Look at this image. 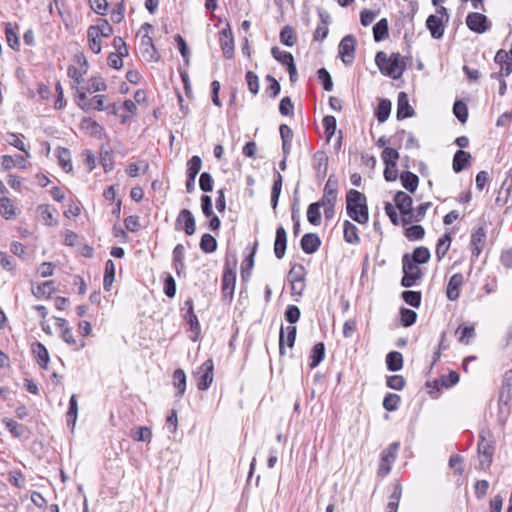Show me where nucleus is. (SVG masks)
<instances>
[{"label": "nucleus", "instance_id": "obj_1", "mask_svg": "<svg viewBox=\"0 0 512 512\" xmlns=\"http://www.w3.org/2000/svg\"><path fill=\"white\" fill-rule=\"evenodd\" d=\"M346 211L352 220L366 224L369 220L366 196L355 189H350L346 194Z\"/></svg>", "mask_w": 512, "mask_h": 512}, {"label": "nucleus", "instance_id": "obj_2", "mask_svg": "<svg viewBox=\"0 0 512 512\" xmlns=\"http://www.w3.org/2000/svg\"><path fill=\"white\" fill-rule=\"evenodd\" d=\"M375 62L380 72L392 79H399L406 69L400 53H392L388 56L385 52L379 51L375 56Z\"/></svg>", "mask_w": 512, "mask_h": 512}, {"label": "nucleus", "instance_id": "obj_3", "mask_svg": "<svg viewBox=\"0 0 512 512\" xmlns=\"http://www.w3.org/2000/svg\"><path fill=\"white\" fill-rule=\"evenodd\" d=\"M477 451L479 458V468L481 470L488 469L493 461V455L495 451L493 441L487 440L483 434H480Z\"/></svg>", "mask_w": 512, "mask_h": 512}, {"label": "nucleus", "instance_id": "obj_4", "mask_svg": "<svg viewBox=\"0 0 512 512\" xmlns=\"http://www.w3.org/2000/svg\"><path fill=\"white\" fill-rule=\"evenodd\" d=\"M403 263V277L401 285L409 288L415 285V282L422 277V272L419 267L411 261L410 255L405 254L402 258Z\"/></svg>", "mask_w": 512, "mask_h": 512}, {"label": "nucleus", "instance_id": "obj_5", "mask_svg": "<svg viewBox=\"0 0 512 512\" xmlns=\"http://www.w3.org/2000/svg\"><path fill=\"white\" fill-rule=\"evenodd\" d=\"M400 444L398 442L391 443L381 452L378 475L385 477L391 471V466L396 459Z\"/></svg>", "mask_w": 512, "mask_h": 512}, {"label": "nucleus", "instance_id": "obj_6", "mask_svg": "<svg viewBox=\"0 0 512 512\" xmlns=\"http://www.w3.org/2000/svg\"><path fill=\"white\" fill-rule=\"evenodd\" d=\"M355 49L356 38L352 34L346 35L342 38L338 46V53L345 65L349 66L353 63L355 58Z\"/></svg>", "mask_w": 512, "mask_h": 512}, {"label": "nucleus", "instance_id": "obj_7", "mask_svg": "<svg viewBox=\"0 0 512 512\" xmlns=\"http://www.w3.org/2000/svg\"><path fill=\"white\" fill-rule=\"evenodd\" d=\"M176 230H184L188 236H191L196 231L195 217L188 209H182L175 221Z\"/></svg>", "mask_w": 512, "mask_h": 512}, {"label": "nucleus", "instance_id": "obj_8", "mask_svg": "<svg viewBox=\"0 0 512 512\" xmlns=\"http://www.w3.org/2000/svg\"><path fill=\"white\" fill-rule=\"evenodd\" d=\"M213 369L214 364L212 359H207L202 365L199 367L197 371V375H199V380L197 383V388L201 391L207 390L213 382Z\"/></svg>", "mask_w": 512, "mask_h": 512}, {"label": "nucleus", "instance_id": "obj_9", "mask_svg": "<svg viewBox=\"0 0 512 512\" xmlns=\"http://www.w3.org/2000/svg\"><path fill=\"white\" fill-rule=\"evenodd\" d=\"M466 25L468 28L478 34L486 32L490 28L488 18L478 12H471L466 17Z\"/></svg>", "mask_w": 512, "mask_h": 512}, {"label": "nucleus", "instance_id": "obj_10", "mask_svg": "<svg viewBox=\"0 0 512 512\" xmlns=\"http://www.w3.org/2000/svg\"><path fill=\"white\" fill-rule=\"evenodd\" d=\"M219 35V42L223 56L226 59H232L234 56V37L229 24L220 31Z\"/></svg>", "mask_w": 512, "mask_h": 512}, {"label": "nucleus", "instance_id": "obj_11", "mask_svg": "<svg viewBox=\"0 0 512 512\" xmlns=\"http://www.w3.org/2000/svg\"><path fill=\"white\" fill-rule=\"evenodd\" d=\"M236 272L226 264L222 276V294L225 299L231 300L234 294Z\"/></svg>", "mask_w": 512, "mask_h": 512}, {"label": "nucleus", "instance_id": "obj_12", "mask_svg": "<svg viewBox=\"0 0 512 512\" xmlns=\"http://www.w3.org/2000/svg\"><path fill=\"white\" fill-rule=\"evenodd\" d=\"M512 399V370L505 372L502 380V385L499 391V405L508 406Z\"/></svg>", "mask_w": 512, "mask_h": 512}, {"label": "nucleus", "instance_id": "obj_13", "mask_svg": "<svg viewBox=\"0 0 512 512\" xmlns=\"http://www.w3.org/2000/svg\"><path fill=\"white\" fill-rule=\"evenodd\" d=\"M447 22L443 21L438 15H430L426 20V27L430 31L432 38L441 39L445 32Z\"/></svg>", "mask_w": 512, "mask_h": 512}, {"label": "nucleus", "instance_id": "obj_14", "mask_svg": "<svg viewBox=\"0 0 512 512\" xmlns=\"http://www.w3.org/2000/svg\"><path fill=\"white\" fill-rule=\"evenodd\" d=\"M463 283L464 276L462 273H455L451 276L446 288V296L450 301H456L459 298Z\"/></svg>", "mask_w": 512, "mask_h": 512}, {"label": "nucleus", "instance_id": "obj_15", "mask_svg": "<svg viewBox=\"0 0 512 512\" xmlns=\"http://www.w3.org/2000/svg\"><path fill=\"white\" fill-rule=\"evenodd\" d=\"M486 242V231L483 227L475 229L471 234L470 245L473 257H478Z\"/></svg>", "mask_w": 512, "mask_h": 512}, {"label": "nucleus", "instance_id": "obj_16", "mask_svg": "<svg viewBox=\"0 0 512 512\" xmlns=\"http://www.w3.org/2000/svg\"><path fill=\"white\" fill-rule=\"evenodd\" d=\"M313 168L317 179L325 178L328 170V156L324 151L319 150L313 154Z\"/></svg>", "mask_w": 512, "mask_h": 512}, {"label": "nucleus", "instance_id": "obj_17", "mask_svg": "<svg viewBox=\"0 0 512 512\" xmlns=\"http://www.w3.org/2000/svg\"><path fill=\"white\" fill-rule=\"evenodd\" d=\"M415 111L409 104L408 95L405 92H400L397 98V114L398 120H403L414 116Z\"/></svg>", "mask_w": 512, "mask_h": 512}, {"label": "nucleus", "instance_id": "obj_18", "mask_svg": "<svg viewBox=\"0 0 512 512\" xmlns=\"http://www.w3.org/2000/svg\"><path fill=\"white\" fill-rule=\"evenodd\" d=\"M287 247V233L283 226L276 229L274 253L277 259H282L285 255Z\"/></svg>", "mask_w": 512, "mask_h": 512}, {"label": "nucleus", "instance_id": "obj_19", "mask_svg": "<svg viewBox=\"0 0 512 512\" xmlns=\"http://www.w3.org/2000/svg\"><path fill=\"white\" fill-rule=\"evenodd\" d=\"M321 245V240L317 234L306 233L303 235L300 246L306 254L315 253Z\"/></svg>", "mask_w": 512, "mask_h": 512}, {"label": "nucleus", "instance_id": "obj_20", "mask_svg": "<svg viewBox=\"0 0 512 512\" xmlns=\"http://www.w3.org/2000/svg\"><path fill=\"white\" fill-rule=\"evenodd\" d=\"M1 165L5 171H9L13 168L26 169L27 161L22 155H3L1 157Z\"/></svg>", "mask_w": 512, "mask_h": 512}, {"label": "nucleus", "instance_id": "obj_21", "mask_svg": "<svg viewBox=\"0 0 512 512\" xmlns=\"http://www.w3.org/2000/svg\"><path fill=\"white\" fill-rule=\"evenodd\" d=\"M296 332H297V329L295 326H288L286 328V338H285V332H284V328L283 326L281 327L280 329V335H279V352L281 355H284L285 353V350H284V343L286 341V344L288 347L292 348L295 344V340H296Z\"/></svg>", "mask_w": 512, "mask_h": 512}, {"label": "nucleus", "instance_id": "obj_22", "mask_svg": "<svg viewBox=\"0 0 512 512\" xmlns=\"http://www.w3.org/2000/svg\"><path fill=\"white\" fill-rule=\"evenodd\" d=\"M394 202L402 215L411 214L413 200L403 191H398L394 196Z\"/></svg>", "mask_w": 512, "mask_h": 512}, {"label": "nucleus", "instance_id": "obj_23", "mask_svg": "<svg viewBox=\"0 0 512 512\" xmlns=\"http://www.w3.org/2000/svg\"><path fill=\"white\" fill-rule=\"evenodd\" d=\"M32 353L39 366L47 369L50 358L46 347L40 342H35L32 344Z\"/></svg>", "mask_w": 512, "mask_h": 512}, {"label": "nucleus", "instance_id": "obj_24", "mask_svg": "<svg viewBox=\"0 0 512 512\" xmlns=\"http://www.w3.org/2000/svg\"><path fill=\"white\" fill-rule=\"evenodd\" d=\"M185 306L187 307V313L184 318L189 325V328L192 332L199 333L200 332V323L198 321L197 315L194 312V303L191 298L185 301Z\"/></svg>", "mask_w": 512, "mask_h": 512}, {"label": "nucleus", "instance_id": "obj_25", "mask_svg": "<svg viewBox=\"0 0 512 512\" xmlns=\"http://www.w3.org/2000/svg\"><path fill=\"white\" fill-rule=\"evenodd\" d=\"M471 154L464 150H458L453 157V170L456 173L463 171L470 164Z\"/></svg>", "mask_w": 512, "mask_h": 512}, {"label": "nucleus", "instance_id": "obj_26", "mask_svg": "<svg viewBox=\"0 0 512 512\" xmlns=\"http://www.w3.org/2000/svg\"><path fill=\"white\" fill-rule=\"evenodd\" d=\"M336 200V196H333L331 193H327L323 194L322 198L317 202L320 204V207L324 208V215L326 219H332L334 217V206Z\"/></svg>", "mask_w": 512, "mask_h": 512}, {"label": "nucleus", "instance_id": "obj_27", "mask_svg": "<svg viewBox=\"0 0 512 512\" xmlns=\"http://www.w3.org/2000/svg\"><path fill=\"white\" fill-rule=\"evenodd\" d=\"M282 183H283L282 175L277 170H275L274 171V181H273V185L271 188V206H272L273 210H276V208H277L279 197L281 194Z\"/></svg>", "mask_w": 512, "mask_h": 512}, {"label": "nucleus", "instance_id": "obj_28", "mask_svg": "<svg viewBox=\"0 0 512 512\" xmlns=\"http://www.w3.org/2000/svg\"><path fill=\"white\" fill-rule=\"evenodd\" d=\"M80 125L81 128L88 132L91 136L101 138L103 135V127L90 117L83 118Z\"/></svg>", "mask_w": 512, "mask_h": 512}, {"label": "nucleus", "instance_id": "obj_29", "mask_svg": "<svg viewBox=\"0 0 512 512\" xmlns=\"http://www.w3.org/2000/svg\"><path fill=\"white\" fill-rule=\"evenodd\" d=\"M343 237L350 244H358L360 242L358 228L348 220H345L343 223Z\"/></svg>", "mask_w": 512, "mask_h": 512}, {"label": "nucleus", "instance_id": "obj_30", "mask_svg": "<svg viewBox=\"0 0 512 512\" xmlns=\"http://www.w3.org/2000/svg\"><path fill=\"white\" fill-rule=\"evenodd\" d=\"M400 180L402 186L407 191H409L410 193H414L416 191L419 184V177L416 174L410 171L402 172L400 175Z\"/></svg>", "mask_w": 512, "mask_h": 512}, {"label": "nucleus", "instance_id": "obj_31", "mask_svg": "<svg viewBox=\"0 0 512 512\" xmlns=\"http://www.w3.org/2000/svg\"><path fill=\"white\" fill-rule=\"evenodd\" d=\"M173 386L177 389L176 397L181 398L186 390V374L184 370L178 368L173 373Z\"/></svg>", "mask_w": 512, "mask_h": 512}, {"label": "nucleus", "instance_id": "obj_32", "mask_svg": "<svg viewBox=\"0 0 512 512\" xmlns=\"http://www.w3.org/2000/svg\"><path fill=\"white\" fill-rule=\"evenodd\" d=\"M387 369L392 372H396L403 367V356L398 351L389 352L386 356Z\"/></svg>", "mask_w": 512, "mask_h": 512}, {"label": "nucleus", "instance_id": "obj_33", "mask_svg": "<svg viewBox=\"0 0 512 512\" xmlns=\"http://www.w3.org/2000/svg\"><path fill=\"white\" fill-rule=\"evenodd\" d=\"M325 357V346L324 343H316L311 351L309 367L311 369L316 368Z\"/></svg>", "mask_w": 512, "mask_h": 512}, {"label": "nucleus", "instance_id": "obj_34", "mask_svg": "<svg viewBox=\"0 0 512 512\" xmlns=\"http://www.w3.org/2000/svg\"><path fill=\"white\" fill-rule=\"evenodd\" d=\"M402 495V486L399 482L394 485L393 491L389 497V502L386 506V512H397L399 502Z\"/></svg>", "mask_w": 512, "mask_h": 512}, {"label": "nucleus", "instance_id": "obj_35", "mask_svg": "<svg viewBox=\"0 0 512 512\" xmlns=\"http://www.w3.org/2000/svg\"><path fill=\"white\" fill-rule=\"evenodd\" d=\"M451 242H452V238H451V235L450 233H445L437 242L436 244V250H435V254H436V257L437 259L440 261L442 258L445 257V255L447 254L449 248H450V245H451Z\"/></svg>", "mask_w": 512, "mask_h": 512}, {"label": "nucleus", "instance_id": "obj_36", "mask_svg": "<svg viewBox=\"0 0 512 512\" xmlns=\"http://www.w3.org/2000/svg\"><path fill=\"white\" fill-rule=\"evenodd\" d=\"M2 422L5 425V428L15 438H20V437L24 436V434L26 433V430H27L26 427L13 419L5 418L2 420Z\"/></svg>", "mask_w": 512, "mask_h": 512}, {"label": "nucleus", "instance_id": "obj_37", "mask_svg": "<svg viewBox=\"0 0 512 512\" xmlns=\"http://www.w3.org/2000/svg\"><path fill=\"white\" fill-rule=\"evenodd\" d=\"M57 158L58 164L65 172L72 171V163H71V154L67 148L58 147L57 148Z\"/></svg>", "mask_w": 512, "mask_h": 512}, {"label": "nucleus", "instance_id": "obj_38", "mask_svg": "<svg viewBox=\"0 0 512 512\" xmlns=\"http://www.w3.org/2000/svg\"><path fill=\"white\" fill-rule=\"evenodd\" d=\"M54 209L51 208L50 205H39L37 208V212L42 220V222L47 226H53L57 224V221L54 219Z\"/></svg>", "mask_w": 512, "mask_h": 512}, {"label": "nucleus", "instance_id": "obj_39", "mask_svg": "<svg viewBox=\"0 0 512 512\" xmlns=\"http://www.w3.org/2000/svg\"><path fill=\"white\" fill-rule=\"evenodd\" d=\"M373 37L376 42L383 41L388 37V20L386 18L380 19L373 26Z\"/></svg>", "mask_w": 512, "mask_h": 512}, {"label": "nucleus", "instance_id": "obj_40", "mask_svg": "<svg viewBox=\"0 0 512 512\" xmlns=\"http://www.w3.org/2000/svg\"><path fill=\"white\" fill-rule=\"evenodd\" d=\"M391 107H392V104H391L390 100H388V99L380 100V102L377 106L376 112H375L376 118L380 123H383L388 119L390 112H391Z\"/></svg>", "mask_w": 512, "mask_h": 512}, {"label": "nucleus", "instance_id": "obj_41", "mask_svg": "<svg viewBox=\"0 0 512 512\" xmlns=\"http://www.w3.org/2000/svg\"><path fill=\"white\" fill-rule=\"evenodd\" d=\"M5 35L8 46L14 51L20 50V42L17 33L12 27L11 23L5 24Z\"/></svg>", "mask_w": 512, "mask_h": 512}, {"label": "nucleus", "instance_id": "obj_42", "mask_svg": "<svg viewBox=\"0 0 512 512\" xmlns=\"http://www.w3.org/2000/svg\"><path fill=\"white\" fill-rule=\"evenodd\" d=\"M114 277H115V264L111 259H109L105 263V272H104V279H103V287L106 291L110 290V287L114 281Z\"/></svg>", "mask_w": 512, "mask_h": 512}, {"label": "nucleus", "instance_id": "obj_43", "mask_svg": "<svg viewBox=\"0 0 512 512\" xmlns=\"http://www.w3.org/2000/svg\"><path fill=\"white\" fill-rule=\"evenodd\" d=\"M199 246L204 253H213L217 249V241L211 234L205 233L201 237Z\"/></svg>", "mask_w": 512, "mask_h": 512}, {"label": "nucleus", "instance_id": "obj_44", "mask_svg": "<svg viewBox=\"0 0 512 512\" xmlns=\"http://www.w3.org/2000/svg\"><path fill=\"white\" fill-rule=\"evenodd\" d=\"M5 140L7 141V143L9 145H11V146L17 148L18 150L24 152L27 157L31 156L30 152L26 149L25 144L20 139L19 134L14 133V132H7L6 136H5Z\"/></svg>", "mask_w": 512, "mask_h": 512}, {"label": "nucleus", "instance_id": "obj_45", "mask_svg": "<svg viewBox=\"0 0 512 512\" xmlns=\"http://www.w3.org/2000/svg\"><path fill=\"white\" fill-rule=\"evenodd\" d=\"M95 30L97 32L98 36L102 37H109L113 33V28L109 24V22L105 19H99L98 23L96 25H91L88 30Z\"/></svg>", "mask_w": 512, "mask_h": 512}, {"label": "nucleus", "instance_id": "obj_46", "mask_svg": "<svg viewBox=\"0 0 512 512\" xmlns=\"http://www.w3.org/2000/svg\"><path fill=\"white\" fill-rule=\"evenodd\" d=\"M280 41L282 44L288 47H292L296 43L297 37L294 33V29L291 26L286 25L282 28L280 32Z\"/></svg>", "mask_w": 512, "mask_h": 512}, {"label": "nucleus", "instance_id": "obj_47", "mask_svg": "<svg viewBox=\"0 0 512 512\" xmlns=\"http://www.w3.org/2000/svg\"><path fill=\"white\" fill-rule=\"evenodd\" d=\"M130 436L134 441L150 442L152 439V431L148 427L141 426L132 430Z\"/></svg>", "mask_w": 512, "mask_h": 512}, {"label": "nucleus", "instance_id": "obj_48", "mask_svg": "<svg viewBox=\"0 0 512 512\" xmlns=\"http://www.w3.org/2000/svg\"><path fill=\"white\" fill-rule=\"evenodd\" d=\"M430 251L424 246L417 247L412 254L411 261L414 264H425L430 259Z\"/></svg>", "mask_w": 512, "mask_h": 512}, {"label": "nucleus", "instance_id": "obj_49", "mask_svg": "<svg viewBox=\"0 0 512 512\" xmlns=\"http://www.w3.org/2000/svg\"><path fill=\"white\" fill-rule=\"evenodd\" d=\"M320 204L317 202L311 203L307 208V219L312 225H319L321 223Z\"/></svg>", "mask_w": 512, "mask_h": 512}, {"label": "nucleus", "instance_id": "obj_50", "mask_svg": "<svg viewBox=\"0 0 512 512\" xmlns=\"http://www.w3.org/2000/svg\"><path fill=\"white\" fill-rule=\"evenodd\" d=\"M421 292L406 290L402 292V299L410 306L418 308L421 304Z\"/></svg>", "mask_w": 512, "mask_h": 512}, {"label": "nucleus", "instance_id": "obj_51", "mask_svg": "<svg viewBox=\"0 0 512 512\" xmlns=\"http://www.w3.org/2000/svg\"><path fill=\"white\" fill-rule=\"evenodd\" d=\"M271 54L278 62L284 66H287L289 63L294 61V57L290 52L282 51L278 47H272Z\"/></svg>", "mask_w": 512, "mask_h": 512}, {"label": "nucleus", "instance_id": "obj_52", "mask_svg": "<svg viewBox=\"0 0 512 512\" xmlns=\"http://www.w3.org/2000/svg\"><path fill=\"white\" fill-rule=\"evenodd\" d=\"M417 319V313L408 308L400 309V321L404 327L412 326Z\"/></svg>", "mask_w": 512, "mask_h": 512}, {"label": "nucleus", "instance_id": "obj_53", "mask_svg": "<svg viewBox=\"0 0 512 512\" xmlns=\"http://www.w3.org/2000/svg\"><path fill=\"white\" fill-rule=\"evenodd\" d=\"M87 38L90 50L95 54H99L101 52L102 46L100 37L98 36L97 32H95L94 29L87 30Z\"/></svg>", "mask_w": 512, "mask_h": 512}, {"label": "nucleus", "instance_id": "obj_54", "mask_svg": "<svg viewBox=\"0 0 512 512\" xmlns=\"http://www.w3.org/2000/svg\"><path fill=\"white\" fill-rule=\"evenodd\" d=\"M202 167V160L199 156H192L187 162V176L197 177Z\"/></svg>", "mask_w": 512, "mask_h": 512}, {"label": "nucleus", "instance_id": "obj_55", "mask_svg": "<svg viewBox=\"0 0 512 512\" xmlns=\"http://www.w3.org/2000/svg\"><path fill=\"white\" fill-rule=\"evenodd\" d=\"M77 413H78V404L76 400V395H72L69 400V407L66 414L67 418V424L68 425H75L76 419H77Z\"/></svg>", "mask_w": 512, "mask_h": 512}, {"label": "nucleus", "instance_id": "obj_56", "mask_svg": "<svg viewBox=\"0 0 512 512\" xmlns=\"http://www.w3.org/2000/svg\"><path fill=\"white\" fill-rule=\"evenodd\" d=\"M401 401V398L399 395L394 393H388L383 400V407L389 411H395L399 407V403Z\"/></svg>", "mask_w": 512, "mask_h": 512}, {"label": "nucleus", "instance_id": "obj_57", "mask_svg": "<svg viewBox=\"0 0 512 512\" xmlns=\"http://www.w3.org/2000/svg\"><path fill=\"white\" fill-rule=\"evenodd\" d=\"M54 283L53 281H46L37 286L36 289L32 290L33 295L36 298H41L43 296H50L54 291Z\"/></svg>", "mask_w": 512, "mask_h": 512}, {"label": "nucleus", "instance_id": "obj_58", "mask_svg": "<svg viewBox=\"0 0 512 512\" xmlns=\"http://www.w3.org/2000/svg\"><path fill=\"white\" fill-rule=\"evenodd\" d=\"M453 113L461 123H465L467 121L468 109L464 102L460 100L456 101L453 105Z\"/></svg>", "mask_w": 512, "mask_h": 512}, {"label": "nucleus", "instance_id": "obj_59", "mask_svg": "<svg viewBox=\"0 0 512 512\" xmlns=\"http://www.w3.org/2000/svg\"><path fill=\"white\" fill-rule=\"evenodd\" d=\"M0 212L6 219H12L15 216L14 205L10 199L3 197L0 200Z\"/></svg>", "mask_w": 512, "mask_h": 512}, {"label": "nucleus", "instance_id": "obj_60", "mask_svg": "<svg viewBox=\"0 0 512 512\" xmlns=\"http://www.w3.org/2000/svg\"><path fill=\"white\" fill-rule=\"evenodd\" d=\"M425 235V230L421 225H412L405 230V236L410 240H421Z\"/></svg>", "mask_w": 512, "mask_h": 512}, {"label": "nucleus", "instance_id": "obj_61", "mask_svg": "<svg viewBox=\"0 0 512 512\" xmlns=\"http://www.w3.org/2000/svg\"><path fill=\"white\" fill-rule=\"evenodd\" d=\"M399 157L400 155L398 151L390 147H385L381 154V158L385 165L397 164Z\"/></svg>", "mask_w": 512, "mask_h": 512}, {"label": "nucleus", "instance_id": "obj_62", "mask_svg": "<svg viewBox=\"0 0 512 512\" xmlns=\"http://www.w3.org/2000/svg\"><path fill=\"white\" fill-rule=\"evenodd\" d=\"M85 89L91 93L105 91L107 89V84L102 77H92Z\"/></svg>", "mask_w": 512, "mask_h": 512}, {"label": "nucleus", "instance_id": "obj_63", "mask_svg": "<svg viewBox=\"0 0 512 512\" xmlns=\"http://www.w3.org/2000/svg\"><path fill=\"white\" fill-rule=\"evenodd\" d=\"M245 78H246V82H247L249 91L253 95H256L259 92V88H260L258 76L253 71H247Z\"/></svg>", "mask_w": 512, "mask_h": 512}, {"label": "nucleus", "instance_id": "obj_64", "mask_svg": "<svg viewBox=\"0 0 512 512\" xmlns=\"http://www.w3.org/2000/svg\"><path fill=\"white\" fill-rule=\"evenodd\" d=\"M213 183H214V180L210 173L203 172L200 175L199 186L203 192H205V193L211 192L213 190Z\"/></svg>", "mask_w": 512, "mask_h": 512}]
</instances>
